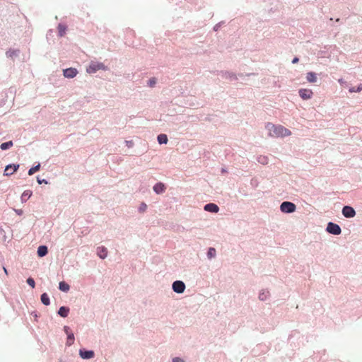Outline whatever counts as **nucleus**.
I'll return each instance as SVG.
<instances>
[{"mask_svg":"<svg viewBox=\"0 0 362 362\" xmlns=\"http://www.w3.org/2000/svg\"><path fill=\"white\" fill-rule=\"evenodd\" d=\"M298 61H299L298 58V57H295L293 59L292 63L295 64V63H297Z\"/></svg>","mask_w":362,"mask_h":362,"instance_id":"obj_35","label":"nucleus"},{"mask_svg":"<svg viewBox=\"0 0 362 362\" xmlns=\"http://www.w3.org/2000/svg\"><path fill=\"white\" fill-rule=\"evenodd\" d=\"M69 312V308L62 306L59 309L58 314L62 317H67Z\"/></svg>","mask_w":362,"mask_h":362,"instance_id":"obj_15","label":"nucleus"},{"mask_svg":"<svg viewBox=\"0 0 362 362\" xmlns=\"http://www.w3.org/2000/svg\"><path fill=\"white\" fill-rule=\"evenodd\" d=\"M80 356L83 359L92 358L94 356V352L93 351H86L81 349L79 351Z\"/></svg>","mask_w":362,"mask_h":362,"instance_id":"obj_10","label":"nucleus"},{"mask_svg":"<svg viewBox=\"0 0 362 362\" xmlns=\"http://www.w3.org/2000/svg\"><path fill=\"white\" fill-rule=\"evenodd\" d=\"M37 182H38L39 184H42V183H43V182H44V183H45V184H47V182L45 180H40V179H39V177H37Z\"/></svg>","mask_w":362,"mask_h":362,"instance_id":"obj_34","label":"nucleus"},{"mask_svg":"<svg viewBox=\"0 0 362 362\" xmlns=\"http://www.w3.org/2000/svg\"><path fill=\"white\" fill-rule=\"evenodd\" d=\"M19 168L18 164H10L6 166L4 175L6 176H10L13 175Z\"/></svg>","mask_w":362,"mask_h":362,"instance_id":"obj_5","label":"nucleus"},{"mask_svg":"<svg viewBox=\"0 0 362 362\" xmlns=\"http://www.w3.org/2000/svg\"><path fill=\"white\" fill-rule=\"evenodd\" d=\"M64 329V331H65V332H66V334L67 335L70 334V332H69V329H69V327L65 326Z\"/></svg>","mask_w":362,"mask_h":362,"instance_id":"obj_33","label":"nucleus"},{"mask_svg":"<svg viewBox=\"0 0 362 362\" xmlns=\"http://www.w3.org/2000/svg\"><path fill=\"white\" fill-rule=\"evenodd\" d=\"M27 283L28 284V285H30L32 288H35V281L33 278H28L27 279Z\"/></svg>","mask_w":362,"mask_h":362,"instance_id":"obj_28","label":"nucleus"},{"mask_svg":"<svg viewBox=\"0 0 362 362\" xmlns=\"http://www.w3.org/2000/svg\"><path fill=\"white\" fill-rule=\"evenodd\" d=\"M266 128L269 131V134L273 137H283L289 136L291 132L288 129L285 128L281 125H274L272 123H268L266 125Z\"/></svg>","mask_w":362,"mask_h":362,"instance_id":"obj_1","label":"nucleus"},{"mask_svg":"<svg viewBox=\"0 0 362 362\" xmlns=\"http://www.w3.org/2000/svg\"><path fill=\"white\" fill-rule=\"evenodd\" d=\"M146 209V205L145 204H142L140 207V211H144Z\"/></svg>","mask_w":362,"mask_h":362,"instance_id":"obj_32","label":"nucleus"},{"mask_svg":"<svg viewBox=\"0 0 362 362\" xmlns=\"http://www.w3.org/2000/svg\"><path fill=\"white\" fill-rule=\"evenodd\" d=\"M306 79L309 83H315L317 81V75L314 72H308L306 75Z\"/></svg>","mask_w":362,"mask_h":362,"instance_id":"obj_14","label":"nucleus"},{"mask_svg":"<svg viewBox=\"0 0 362 362\" xmlns=\"http://www.w3.org/2000/svg\"><path fill=\"white\" fill-rule=\"evenodd\" d=\"M59 288L64 292H67L70 289V286L64 281H61L59 285Z\"/></svg>","mask_w":362,"mask_h":362,"instance_id":"obj_17","label":"nucleus"},{"mask_svg":"<svg viewBox=\"0 0 362 362\" xmlns=\"http://www.w3.org/2000/svg\"><path fill=\"white\" fill-rule=\"evenodd\" d=\"M296 208V205L290 202H284L280 206V209L284 213H292Z\"/></svg>","mask_w":362,"mask_h":362,"instance_id":"obj_2","label":"nucleus"},{"mask_svg":"<svg viewBox=\"0 0 362 362\" xmlns=\"http://www.w3.org/2000/svg\"><path fill=\"white\" fill-rule=\"evenodd\" d=\"M173 362H185L184 360L179 357H175L173 359Z\"/></svg>","mask_w":362,"mask_h":362,"instance_id":"obj_31","label":"nucleus"},{"mask_svg":"<svg viewBox=\"0 0 362 362\" xmlns=\"http://www.w3.org/2000/svg\"><path fill=\"white\" fill-rule=\"evenodd\" d=\"M74 334L73 333H70V334H69L68 337H67L66 345L67 346H71V345H72L74 344Z\"/></svg>","mask_w":362,"mask_h":362,"instance_id":"obj_24","label":"nucleus"},{"mask_svg":"<svg viewBox=\"0 0 362 362\" xmlns=\"http://www.w3.org/2000/svg\"><path fill=\"white\" fill-rule=\"evenodd\" d=\"M47 247L46 246L42 245L37 248V255L39 257H44L47 254Z\"/></svg>","mask_w":362,"mask_h":362,"instance_id":"obj_16","label":"nucleus"},{"mask_svg":"<svg viewBox=\"0 0 362 362\" xmlns=\"http://www.w3.org/2000/svg\"><path fill=\"white\" fill-rule=\"evenodd\" d=\"M66 27L62 24L58 25L59 35L62 37L66 33Z\"/></svg>","mask_w":362,"mask_h":362,"instance_id":"obj_21","label":"nucleus"},{"mask_svg":"<svg viewBox=\"0 0 362 362\" xmlns=\"http://www.w3.org/2000/svg\"><path fill=\"white\" fill-rule=\"evenodd\" d=\"M165 186L162 182H158L153 186V190L157 194H160L165 192Z\"/></svg>","mask_w":362,"mask_h":362,"instance_id":"obj_12","label":"nucleus"},{"mask_svg":"<svg viewBox=\"0 0 362 362\" xmlns=\"http://www.w3.org/2000/svg\"><path fill=\"white\" fill-rule=\"evenodd\" d=\"M32 195V192L30 191V190H26L25 191L22 196H21V199H28L30 197V196Z\"/></svg>","mask_w":362,"mask_h":362,"instance_id":"obj_25","label":"nucleus"},{"mask_svg":"<svg viewBox=\"0 0 362 362\" xmlns=\"http://www.w3.org/2000/svg\"><path fill=\"white\" fill-rule=\"evenodd\" d=\"M156 83V79L155 78H152L148 81V85L151 87H153Z\"/></svg>","mask_w":362,"mask_h":362,"instance_id":"obj_29","label":"nucleus"},{"mask_svg":"<svg viewBox=\"0 0 362 362\" xmlns=\"http://www.w3.org/2000/svg\"><path fill=\"white\" fill-rule=\"evenodd\" d=\"M361 90H362V84H360L357 88H351L349 89V92L351 93H354V92H360Z\"/></svg>","mask_w":362,"mask_h":362,"instance_id":"obj_27","label":"nucleus"},{"mask_svg":"<svg viewBox=\"0 0 362 362\" xmlns=\"http://www.w3.org/2000/svg\"><path fill=\"white\" fill-rule=\"evenodd\" d=\"M299 95L303 100H308L311 98L313 93L310 89L302 88L299 90Z\"/></svg>","mask_w":362,"mask_h":362,"instance_id":"obj_7","label":"nucleus"},{"mask_svg":"<svg viewBox=\"0 0 362 362\" xmlns=\"http://www.w3.org/2000/svg\"><path fill=\"white\" fill-rule=\"evenodd\" d=\"M104 66L101 63H92L87 69L88 73H94L98 70L103 69Z\"/></svg>","mask_w":362,"mask_h":362,"instance_id":"obj_8","label":"nucleus"},{"mask_svg":"<svg viewBox=\"0 0 362 362\" xmlns=\"http://www.w3.org/2000/svg\"><path fill=\"white\" fill-rule=\"evenodd\" d=\"M327 230L333 235H339L341 232V228L339 225L329 222L327 227Z\"/></svg>","mask_w":362,"mask_h":362,"instance_id":"obj_3","label":"nucleus"},{"mask_svg":"<svg viewBox=\"0 0 362 362\" xmlns=\"http://www.w3.org/2000/svg\"><path fill=\"white\" fill-rule=\"evenodd\" d=\"M204 210L209 212L217 213L219 210L218 206L213 203L207 204L204 206Z\"/></svg>","mask_w":362,"mask_h":362,"instance_id":"obj_11","label":"nucleus"},{"mask_svg":"<svg viewBox=\"0 0 362 362\" xmlns=\"http://www.w3.org/2000/svg\"><path fill=\"white\" fill-rule=\"evenodd\" d=\"M13 145L12 141H9L8 142H5V143H2L1 145H0V148L1 150H6L11 147H12Z\"/></svg>","mask_w":362,"mask_h":362,"instance_id":"obj_20","label":"nucleus"},{"mask_svg":"<svg viewBox=\"0 0 362 362\" xmlns=\"http://www.w3.org/2000/svg\"><path fill=\"white\" fill-rule=\"evenodd\" d=\"M267 296H268V291H267V292L263 291L261 293H259V298L261 300H265L267 298Z\"/></svg>","mask_w":362,"mask_h":362,"instance_id":"obj_26","label":"nucleus"},{"mask_svg":"<svg viewBox=\"0 0 362 362\" xmlns=\"http://www.w3.org/2000/svg\"><path fill=\"white\" fill-rule=\"evenodd\" d=\"M168 137L165 134H161L158 136V141L160 144H167Z\"/></svg>","mask_w":362,"mask_h":362,"instance_id":"obj_18","label":"nucleus"},{"mask_svg":"<svg viewBox=\"0 0 362 362\" xmlns=\"http://www.w3.org/2000/svg\"><path fill=\"white\" fill-rule=\"evenodd\" d=\"M173 289L175 293H182L185 289V285L181 281H175L173 284Z\"/></svg>","mask_w":362,"mask_h":362,"instance_id":"obj_4","label":"nucleus"},{"mask_svg":"<svg viewBox=\"0 0 362 362\" xmlns=\"http://www.w3.org/2000/svg\"><path fill=\"white\" fill-rule=\"evenodd\" d=\"M78 71L74 68H68L64 70V76L66 78H74L76 76Z\"/></svg>","mask_w":362,"mask_h":362,"instance_id":"obj_9","label":"nucleus"},{"mask_svg":"<svg viewBox=\"0 0 362 362\" xmlns=\"http://www.w3.org/2000/svg\"><path fill=\"white\" fill-rule=\"evenodd\" d=\"M259 162L264 164V163H267V158L266 157H259Z\"/></svg>","mask_w":362,"mask_h":362,"instance_id":"obj_30","label":"nucleus"},{"mask_svg":"<svg viewBox=\"0 0 362 362\" xmlns=\"http://www.w3.org/2000/svg\"><path fill=\"white\" fill-rule=\"evenodd\" d=\"M3 269H4V271L5 274H8L7 269L5 267H3Z\"/></svg>","mask_w":362,"mask_h":362,"instance_id":"obj_36","label":"nucleus"},{"mask_svg":"<svg viewBox=\"0 0 362 362\" xmlns=\"http://www.w3.org/2000/svg\"><path fill=\"white\" fill-rule=\"evenodd\" d=\"M40 164H37V165L34 166V167H32L29 170H28V175H33L35 172L38 171L40 170Z\"/></svg>","mask_w":362,"mask_h":362,"instance_id":"obj_23","label":"nucleus"},{"mask_svg":"<svg viewBox=\"0 0 362 362\" xmlns=\"http://www.w3.org/2000/svg\"><path fill=\"white\" fill-rule=\"evenodd\" d=\"M216 251L215 248L210 247L207 252V257L209 259H211V258L214 257L216 256Z\"/></svg>","mask_w":362,"mask_h":362,"instance_id":"obj_22","label":"nucleus"},{"mask_svg":"<svg viewBox=\"0 0 362 362\" xmlns=\"http://www.w3.org/2000/svg\"><path fill=\"white\" fill-rule=\"evenodd\" d=\"M97 253L100 258L105 259L107 255V250L105 247H98Z\"/></svg>","mask_w":362,"mask_h":362,"instance_id":"obj_13","label":"nucleus"},{"mask_svg":"<svg viewBox=\"0 0 362 362\" xmlns=\"http://www.w3.org/2000/svg\"><path fill=\"white\" fill-rule=\"evenodd\" d=\"M41 301L45 305H49V298L46 293H44L41 295Z\"/></svg>","mask_w":362,"mask_h":362,"instance_id":"obj_19","label":"nucleus"},{"mask_svg":"<svg viewBox=\"0 0 362 362\" xmlns=\"http://www.w3.org/2000/svg\"><path fill=\"white\" fill-rule=\"evenodd\" d=\"M342 214L346 218H352L355 216L356 211L351 206H345L342 209Z\"/></svg>","mask_w":362,"mask_h":362,"instance_id":"obj_6","label":"nucleus"}]
</instances>
